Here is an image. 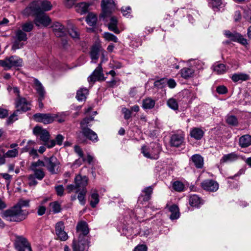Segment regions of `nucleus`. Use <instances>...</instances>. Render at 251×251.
<instances>
[{
    "instance_id": "1",
    "label": "nucleus",
    "mask_w": 251,
    "mask_h": 251,
    "mask_svg": "<svg viewBox=\"0 0 251 251\" xmlns=\"http://www.w3.org/2000/svg\"><path fill=\"white\" fill-rule=\"evenodd\" d=\"M30 200L21 199L16 205L4 211L1 216L10 222H21L25 220L28 214V211L23 208L29 206Z\"/></svg>"
},
{
    "instance_id": "2",
    "label": "nucleus",
    "mask_w": 251,
    "mask_h": 251,
    "mask_svg": "<svg viewBox=\"0 0 251 251\" xmlns=\"http://www.w3.org/2000/svg\"><path fill=\"white\" fill-rule=\"evenodd\" d=\"M76 231L79 234L78 241L74 240L72 244L73 251H88V242L86 240L85 236L89 232L87 224L84 221L78 223Z\"/></svg>"
},
{
    "instance_id": "3",
    "label": "nucleus",
    "mask_w": 251,
    "mask_h": 251,
    "mask_svg": "<svg viewBox=\"0 0 251 251\" xmlns=\"http://www.w3.org/2000/svg\"><path fill=\"white\" fill-rule=\"evenodd\" d=\"M93 119L92 118H86L81 121L80 125L82 131L78 137L79 141L80 142L83 143L85 142V140H82L81 139V135H84L85 137L92 141L93 142H96L98 141L97 134L92 130L86 127L89 123L93 120Z\"/></svg>"
},
{
    "instance_id": "4",
    "label": "nucleus",
    "mask_w": 251,
    "mask_h": 251,
    "mask_svg": "<svg viewBox=\"0 0 251 251\" xmlns=\"http://www.w3.org/2000/svg\"><path fill=\"white\" fill-rule=\"evenodd\" d=\"M142 153L144 156L152 159H157L161 151L160 145L156 143H151L149 147L143 146Z\"/></svg>"
},
{
    "instance_id": "5",
    "label": "nucleus",
    "mask_w": 251,
    "mask_h": 251,
    "mask_svg": "<svg viewBox=\"0 0 251 251\" xmlns=\"http://www.w3.org/2000/svg\"><path fill=\"white\" fill-rule=\"evenodd\" d=\"M101 6L102 13L100 17L104 20L110 16L115 5L113 0H102Z\"/></svg>"
},
{
    "instance_id": "6",
    "label": "nucleus",
    "mask_w": 251,
    "mask_h": 251,
    "mask_svg": "<svg viewBox=\"0 0 251 251\" xmlns=\"http://www.w3.org/2000/svg\"><path fill=\"white\" fill-rule=\"evenodd\" d=\"M45 165L51 174H56L59 172L60 162L54 156L45 158Z\"/></svg>"
},
{
    "instance_id": "7",
    "label": "nucleus",
    "mask_w": 251,
    "mask_h": 251,
    "mask_svg": "<svg viewBox=\"0 0 251 251\" xmlns=\"http://www.w3.org/2000/svg\"><path fill=\"white\" fill-rule=\"evenodd\" d=\"M33 174L29 175L28 177V184L30 186H35L38 183L36 179L41 180L44 177L45 174L43 169H31Z\"/></svg>"
},
{
    "instance_id": "8",
    "label": "nucleus",
    "mask_w": 251,
    "mask_h": 251,
    "mask_svg": "<svg viewBox=\"0 0 251 251\" xmlns=\"http://www.w3.org/2000/svg\"><path fill=\"white\" fill-rule=\"evenodd\" d=\"M105 78L104 77L102 73V68L100 64L94 71L93 73L88 77V81L89 84L92 85L97 81L104 80Z\"/></svg>"
},
{
    "instance_id": "9",
    "label": "nucleus",
    "mask_w": 251,
    "mask_h": 251,
    "mask_svg": "<svg viewBox=\"0 0 251 251\" xmlns=\"http://www.w3.org/2000/svg\"><path fill=\"white\" fill-rule=\"evenodd\" d=\"M57 115L51 114L36 113L33 115L34 119L38 122L48 124L53 122Z\"/></svg>"
},
{
    "instance_id": "10",
    "label": "nucleus",
    "mask_w": 251,
    "mask_h": 251,
    "mask_svg": "<svg viewBox=\"0 0 251 251\" xmlns=\"http://www.w3.org/2000/svg\"><path fill=\"white\" fill-rule=\"evenodd\" d=\"M225 35L226 37L230 39L234 42H237L243 45L248 44L247 39L244 38L241 34L237 32H231L229 30H226L225 31Z\"/></svg>"
},
{
    "instance_id": "11",
    "label": "nucleus",
    "mask_w": 251,
    "mask_h": 251,
    "mask_svg": "<svg viewBox=\"0 0 251 251\" xmlns=\"http://www.w3.org/2000/svg\"><path fill=\"white\" fill-rule=\"evenodd\" d=\"M88 178L86 176H82L78 175L75 176V182L76 188V192L86 189V186L88 184Z\"/></svg>"
},
{
    "instance_id": "12",
    "label": "nucleus",
    "mask_w": 251,
    "mask_h": 251,
    "mask_svg": "<svg viewBox=\"0 0 251 251\" xmlns=\"http://www.w3.org/2000/svg\"><path fill=\"white\" fill-rule=\"evenodd\" d=\"M33 5H36L37 9H39V13H41V14L50 11L52 7L50 2L46 0L34 1Z\"/></svg>"
},
{
    "instance_id": "13",
    "label": "nucleus",
    "mask_w": 251,
    "mask_h": 251,
    "mask_svg": "<svg viewBox=\"0 0 251 251\" xmlns=\"http://www.w3.org/2000/svg\"><path fill=\"white\" fill-rule=\"evenodd\" d=\"M201 187L207 191L216 192L219 189V184L212 179H207L201 183Z\"/></svg>"
},
{
    "instance_id": "14",
    "label": "nucleus",
    "mask_w": 251,
    "mask_h": 251,
    "mask_svg": "<svg viewBox=\"0 0 251 251\" xmlns=\"http://www.w3.org/2000/svg\"><path fill=\"white\" fill-rule=\"evenodd\" d=\"M51 22L50 18L45 13H38L36 15L35 23L36 25L39 26L42 25L44 26H47Z\"/></svg>"
},
{
    "instance_id": "15",
    "label": "nucleus",
    "mask_w": 251,
    "mask_h": 251,
    "mask_svg": "<svg viewBox=\"0 0 251 251\" xmlns=\"http://www.w3.org/2000/svg\"><path fill=\"white\" fill-rule=\"evenodd\" d=\"M17 112H25L30 109V103L25 98H18L15 101Z\"/></svg>"
},
{
    "instance_id": "16",
    "label": "nucleus",
    "mask_w": 251,
    "mask_h": 251,
    "mask_svg": "<svg viewBox=\"0 0 251 251\" xmlns=\"http://www.w3.org/2000/svg\"><path fill=\"white\" fill-rule=\"evenodd\" d=\"M55 232L58 238L61 241H66L68 236L64 231V226L63 222H59L55 225Z\"/></svg>"
},
{
    "instance_id": "17",
    "label": "nucleus",
    "mask_w": 251,
    "mask_h": 251,
    "mask_svg": "<svg viewBox=\"0 0 251 251\" xmlns=\"http://www.w3.org/2000/svg\"><path fill=\"white\" fill-rule=\"evenodd\" d=\"M33 132L35 135H40L41 140L44 142H47L49 139L50 134L49 132L40 126H35L33 128Z\"/></svg>"
},
{
    "instance_id": "18",
    "label": "nucleus",
    "mask_w": 251,
    "mask_h": 251,
    "mask_svg": "<svg viewBox=\"0 0 251 251\" xmlns=\"http://www.w3.org/2000/svg\"><path fill=\"white\" fill-rule=\"evenodd\" d=\"M184 135L182 133L175 134L172 136L170 143L172 146L179 147L183 142Z\"/></svg>"
},
{
    "instance_id": "19",
    "label": "nucleus",
    "mask_w": 251,
    "mask_h": 251,
    "mask_svg": "<svg viewBox=\"0 0 251 251\" xmlns=\"http://www.w3.org/2000/svg\"><path fill=\"white\" fill-rule=\"evenodd\" d=\"M52 30L56 36L61 37L66 32L64 26L58 22H55L52 25Z\"/></svg>"
},
{
    "instance_id": "20",
    "label": "nucleus",
    "mask_w": 251,
    "mask_h": 251,
    "mask_svg": "<svg viewBox=\"0 0 251 251\" xmlns=\"http://www.w3.org/2000/svg\"><path fill=\"white\" fill-rule=\"evenodd\" d=\"M35 88L41 99H44L46 91L41 83L36 78L34 79Z\"/></svg>"
},
{
    "instance_id": "21",
    "label": "nucleus",
    "mask_w": 251,
    "mask_h": 251,
    "mask_svg": "<svg viewBox=\"0 0 251 251\" xmlns=\"http://www.w3.org/2000/svg\"><path fill=\"white\" fill-rule=\"evenodd\" d=\"M189 204L191 206L199 207L203 204V201L197 195H193L190 197Z\"/></svg>"
},
{
    "instance_id": "22",
    "label": "nucleus",
    "mask_w": 251,
    "mask_h": 251,
    "mask_svg": "<svg viewBox=\"0 0 251 251\" xmlns=\"http://www.w3.org/2000/svg\"><path fill=\"white\" fill-rule=\"evenodd\" d=\"M39 9H37L36 5H33L32 2L30 5L26 7L23 11V14L25 16L35 15L39 13Z\"/></svg>"
},
{
    "instance_id": "23",
    "label": "nucleus",
    "mask_w": 251,
    "mask_h": 251,
    "mask_svg": "<svg viewBox=\"0 0 251 251\" xmlns=\"http://www.w3.org/2000/svg\"><path fill=\"white\" fill-rule=\"evenodd\" d=\"M239 158V156L235 152H231L229 154L224 155L221 159V163L232 162L236 160Z\"/></svg>"
},
{
    "instance_id": "24",
    "label": "nucleus",
    "mask_w": 251,
    "mask_h": 251,
    "mask_svg": "<svg viewBox=\"0 0 251 251\" xmlns=\"http://www.w3.org/2000/svg\"><path fill=\"white\" fill-rule=\"evenodd\" d=\"M250 76L245 73H235L231 76V79L234 82L243 81L249 80Z\"/></svg>"
},
{
    "instance_id": "25",
    "label": "nucleus",
    "mask_w": 251,
    "mask_h": 251,
    "mask_svg": "<svg viewBox=\"0 0 251 251\" xmlns=\"http://www.w3.org/2000/svg\"><path fill=\"white\" fill-rule=\"evenodd\" d=\"M68 31L70 35L74 39H78L79 37V34L77 28L72 24H68Z\"/></svg>"
},
{
    "instance_id": "26",
    "label": "nucleus",
    "mask_w": 251,
    "mask_h": 251,
    "mask_svg": "<svg viewBox=\"0 0 251 251\" xmlns=\"http://www.w3.org/2000/svg\"><path fill=\"white\" fill-rule=\"evenodd\" d=\"M251 145V136L244 135L239 139V145L242 148L248 147Z\"/></svg>"
},
{
    "instance_id": "27",
    "label": "nucleus",
    "mask_w": 251,
    "mask_h": 251,
    "mask_svg": "<svg viewBox=\"0 0 251 251\" xmlns=\"http://www.w3.org/2000/svg\"><path fill=\"white\" fill-rule=\"evenodd\" d=\"M117 20L115 17H111L110 19V22L108 24V28L110 30L116 34L120 33V30L117 28Z\"/></svg>"
},
{
    "instance_id": "28",
    "label": "nucleus",
    "mask_w": 251,
    "mask_h": 251,
    "mask_svg": "<svg viewBox=\"0 0 251 251\" xmlns=\"http://www.w3.org/2000/svg\"><path fill=\"white\" fill-rule=\"evenodd\" d=\"M203 130L198 127L193 128L190 131V135L196 140H200L203 136Z\"/></svg>"
},
{
    "instance_id": "29",
    "label": "nucleus",
    "mask_w": 251,
    "mask_h": 251,
    "mask_svg": "<svg viewBox=\"0 0 251 251\" xmlns=\"http://www.w3.org/2000/svg\"><path fill=\"white\" fill-rule=\"evenodd\" d=\"M191 159L196 168H201L203 167V159L200 155L195 154L192 156Z\"/></svg>"
},
{
    "instance_id": "30",
    "label": "nucleus",
    "mask_w": 251,
    "mask_h": 251,
    "mask_svg": "<svg viewBox=\"0 0 251 251\" xmlns=\"http://www.w3.org/2000/svg\"><path fill=\"white\" fill-rule=\"evenodd\" d=\"M195 70L192 68H184L181 70V75L185 79L193 77Z\"/></svg>"
},
{
    "instance_id": "31",
    "label": "nucleus",
    "mask_w": 251,
    "mask_h": 251,
    "mask_svg": "<svg viewBox=\"0 0 251 251\" xmlns=\"http://www.w3.org/2000/svg\"><path fill=\"white\" fill-rule=\"evenodd\" d=\"M88 89L86 88H81L78 90L76 93V98L78 101H83L86 99L88 94Z\"/></svg>"
},
{
    "instance_id": "32",
    "label": "nucleus",
    "mask_w": 251,
    "mask_h": 251,
    "mask_svg": "<svg viewBox=\"0 0 251 251\" xmlns=\"http://www.w3.org/2000/svg\"><path fill=\"white\" fill-rule=\"evenodd\" d=\"M225 64H215L212 68L214 72L217 74H222L225 73L228 69Z\"/></svg>"
},
{
    "instance_id": "33",
    "label": "nucleus",
    "mask_w": 251,
    "mask_h": 251,
    "mask_svg": "<svg viewBox=\"0 0 251 251\" xmlns=\"http://www.w3.org/2000/svg\"><path fill=\"white\" fill-rule=\"evenodd\" d=\"M100 47L98 45L92 47L90 51V56L93 60H97L99 58V55L101 52Z\"/></svg>"
},
{
    "instance_id": "34",
    "label": "nucleus",
    "mask_w": 251,
    "mask_h": 251,
    "mask_svg": "<svg viewBox=\"0 0 251 251\" xmlns=\"http://www.w3.org/2000/svg\"><path fill=\"white\" fill-rule=\"evenodd\" d=\"M169 211L171 212L170 218L171 220L177 219L179 217L178 207L176 205H173L169 207Z\"/></svg>"
},
{
    "instance_id": "35",
    "label": "nucleus",
    "mask_w": 251,
    "mask_h": 251,
    "mask_svg": "<svg viewBox=\"0 0 251 251\" xmlns=\"http://www.w3.org/2000/svg\"><path fill=\"white\" fill-rule=\"evenodd\" d=\"M99 202V196L97 192L94 190L92 192L90 197V205L92 207H95Z\"/></svg>"
},
{
    "instance_id": "36",
    "label": "nucleus",
    "mask_w": 251,
    "mask_h": 251,
    "mask_svg": "<svg viewBox=\"0 0 251 251\" xmlns=\"http://www.w3.org/2000/svg\"><path fill=\"white\" fill-rule=\"evenodd\" d=\"M89 5L84 2L78 3L75 6V10L77 12L83 14L86 13L88 10Z\"/></svg>"
},
{
    "instance_id": "37",
    "label": "nucleus",
    "mask_w": 251,
    "mask_h": 251,
    "mask_svg": "<svg viewBox=\"0 0 251 251\" xmlns=\"http://www.w3.org/2000/svg\"><path fill=\"white\" fill-rule=\"evenodd\" d=\"M155 102L151 98H147L143 100L142 107L145 109H150L154 107Z\"/></svg>"
},
{
    "instance_id": "38",
    "label": "nucleus",
    "mask_w": 251,
    "mask_h": 251,
    "mask_svg": "<svg viewBox=\"0 0 251 251\" xmlns=\"http://www.w3.org/2000/svg\"><path fill=\"white\" fill-rule=\"evenodd\" d=\"M86 21L87 23L90 26L95 25L97 21L96 15L93 13H89L86 18Z\"/></svg>"
},
{
    "instance_id": "39",
    "label": "nucleus",
    "mask_w": 251,
    "mask_h": 251,
    "mask_svg": "<svg viewBox=\"0 0 251 251\" xmlns=\"http://www.w3.org/2000/svg\"><path fill=\"white\" fill-rule=\"evenodd\" d=\"M167 104L169 107L174 110H177L178 109V104L177 100L173 98L168 99L167 101Z\"/></svg>"
},
{
    "instance_id": "40",
    "label": "nucleus",
    "mask_w": 251,
    "mask_h": 251,
    "mask_svg": "<svg viewBox=\"0 0 251 251\" xmlns=\"http://www.w3.org/2000/svg\"><path fill=\"white\" fill-rule=\"evenodd\" d=\"M15 38L19 41H25L27 40V35L22 30L19 29L15 33Z\"/></svg>"
},
{
    "instance_id": "41",
    "label": "nucleus",
    "mask_w": 251,
    "mask_h": 251,
    "mask_svg": "<svg viewBox=\"0 0 251 251\" xmlns=\"http://www.w3.org/2000/svg\"><path fill=\"white\" fill-rule=\"evenodd\" d=\"M103 37L107 41H112L115 43H117L118 41L117 37L109 32H104L103 34Z\"/></svg>"
},
{
    "instance_id": "42",
    "label": "nucleus",
    "mask_w": 251,
    "mask_h": 251,
    "mask_svg": "<svg viewBox=\"0 0 251 251\" xmlns=\"http://www.w3.org/2000/svg\"><path fill=\"white\" fill-rule=\"evenodd\" d=\"M22 59L17 56H12L6 60H0V63H21Z\"/></svg>"
},
{
    "instance_id": "43",
    "label": "nucleus",
    "mask_w": 251,
    "mask_h": 251,
    "mask_svg": "<svg viewBox=\"0 0 251 251\" xmlns=\"http://www.w3.org/2000/svg\"><path fill=\"white\" fill-rule=\"evenodd\" d=\"M87 191V190L83 189V190L79 191L77 196V199L81 205H84L86 203L85 196Z\"/></svg>"
},
{
    "instance_id": "44",
    "label": "nucleus",
    "mask_w": 251,
    "mask_h": 251,
    "mask_svg": "<svg viewBox=\"0 0 251 251\" xmlns=\"http://www.w3.org/2000/svg\"><path fill=\"white\" fill-rule=\"evenodd\" d=\"M210 5L214 9H219L222 4V0H211L209 2Z\"/></svg>"
},
{
    "instance_id": "45",
    "label": "nucleus",
    "mask_w": 251,
    "mask_h": 251,
    "mask_svg": "<svg viewBox=\"0 0 251 251\" xmlns=\"http://www.w3.org/2000/svg\"><path fill=\"white\" fill-rule=\"evenodd\" d=\"M173 188L176 191L181 192L184 190V184L180 181H176L173 184Z\"/></svg>"
},
{
    "instance_id": "46",
    "label": "nucleus",
    "mask_w": 251,
    "mask_h": 251,
    "mask_svg": "<svg viewBox=\"0 0 251 251\" xmlns=\"http://www.w3.org/2000/svg\"><path fill=\"white\" fill-rule=\"evenodd\" d=\"M50 206L54 213H58L61 210L60 205L57 201H54L50 203Z\"/></svg>"
},
{
    "instance_id": "47",
    "label": "nucleus",
    "mask_w": 251,
    "mask_h": 251,
    "mask_svg": "<svg viewBox=\"0 0 251 251\" xmlns=\"http://www.w3.org/2000/svg\"><path fill=\"white\" fill-rule=\"evenodd\" d=\"M29 244L25 238L23 237H19L17 238L15 245L23 246V247L26 248Z\"/></svg>"
},
{
    "instance_id": "48",
    "label": "nucleus",
    "mask_w": 251,
    "mask_h": 251,
    "mask_svg": "<svg viewBox=\"0 0 251 251\" xmlns=\"http://www.w3.org/2000/svg\"><path fill=\"white\" fill-rule=\"evenodd\" d=\"M226 122L230 125L236 126L238 124V120L237 118L233 115L228 116L226 118Z\"/></svg>"
},
{
    "instance_id": "49",
    "label": "nucleus",
    "mask_w": 251,
    "mask_h": 251,
    "mask_svg": "<svg viewBox=\"0 0 251 251\" xmlns=\"http://www.w3.org/2000/svg\"><path fill=\"white\" fill-rule=\"evenodd\" d=\"M33 28V24L31 22H26L22 26V30L25 32H30Z\"/></svg>"
},
{
    "instance_id": "50",
    "label": "nucleus",
    "mask_w": 251,
    "mask_h": 251,
    "mask_svg": "<svg viewBox=\"0 0 251 251\" xmlns=\"http://www.w3.org/2000/svg\"><path fill=\"white\" fill-rule=\"evenodd\" d=\"M18 154V150L17 149H14L8 151L5 154L4 156L6 157H15Z\"/></svg>"
},
{
    "instance_id": "51",
    "label": "nucleus",
    "mask_w": 251,
    "mask_h": 251,
    "mask_svg": "<svg viewBox=\"0 0 251 251\" xmlns=\"http://www.w3.org/2000/svg\"><path fill=\"white\" fill-rule=\"evenodd\" d=\"M45 161L44 162L41 160H38L37 162H32L30 166V169H39L37 168L38 167L45 166Z\"/></svg>"
},
{
    "instance_id": "52",
    "label": "nucleus",
    "mask_w": 251,
    "mask_h": 251,
    "mask_svg": "<svg viewBox=\"0 0 251 251\" xmlns=\"http://www.w3.org/2000/svg\"><path fill=\"white\" fill-rule=\"evenodd\" d=\"M17 111H15L12 115H11L7 119L6 123L7 125H10L13 123L14 121L18 119Z\"/></svg>"
},
{
    "instance_id": "53",
    "label": "nucleus",
    "mask_w": 251,
    "mask_h": 251,
    "mask_svg": "<svg viewBox=\"0 0 251 251\" xmlns=\"http://www.w3.org/2000/svg\"><path fill=\"white\" fill-rule=\"evenodd\" d=\"M21 42L22 41H19L17 39L15 38V41L13 43L12 49L14 50H16L21 48L24 45V44Z\"/></svg>"
},
{
    "instance_id": "54",
    "label": "nucleus",
    "mask_w": 251,
    "mask_h": 251,
    "mask_svg": "<svg viewBox=\"0 0 251 251\" xmlns=\"http://www.w3.org/2000/svg\"><path fill=\"white\" fill-rule=\"evenodd\" d=\"M121 11L124 16L128 18L130 16L131 8L129 6H127L125 8L122 7Z\"/></svg>"
},
{
    "instance_id": "55",
    "label": "nucleus",
    "mask_w": 251,
    "mask_h": 251,
    "mask_svg": "<svg viewBox=\"0 0 251 251\" xmlns=\"http://www.w3.org/2000/svg\"><path fill=\"white\" fill-rule=\"evenodd\" d=\"M55 189L58 196H62L63 195L64 189L63 185H58L55 187Z\"/></svg>"
},
{
    "instance_id": "56",
    "label": "nucleus",
    "mask_w": 251,
    "mask_h": 251,
    "mask_svg": "<svg viewBox=\"0 0 251 251\" xmlns=\"http://www.w3.org/2000/svg\"><path fill=\"white\" fill-rule=\"evenodd\" d=\"M122 112L124 114V118L125 119H129L131 117V111L126 108H123L122 109Z\"/></svg>"
},
{
    "instance_id": "57",
    "label": "nucleus",
    "mask_w": 251,
    "mask_h": 251,
    "mask_svg": "<svg viewBox=\"0 0 251 251\" xmlns=\"http://www.w3.org/2000/svg\"><path fill=\"white\" fill-rule=\"evenodd\" d=\"M217 92L219 94H225L227 91V88L224 86H219L216 89Z\"/></svg>"
},
{
    "instance_id": "58",
    "label": "nucleus",
    "mask_w": 251,
    "mask_h": 251,
    "mask_svg": "<svg viewBox=\"0 0 251 251\" xmlns=\"http://www.w3.org/2000/svg\"><path fill=\"white\" fill-rule=\"evenodd\" d=\"M63 140L64 137L61 134H58L56 136L55 140L54 141H55L56 144L60 146L62 145Z\"/></svg>"
},
{
    "instance_id": "59",
    "label": "nucleus",
    "mask_w": 251,
    "mask_h": 251,
    "mask_svg": "<svg viewBox=\"0 0 251 251\" xmlns=\"http://www.w3.org/2000/svg\"><path fill=\"white\" fill-rule=\"evenodd\" d=\"M46 208L44 205H41L38 208L37 213L38 215L42 216L45 213Z\"/></svg>"
},
{
    "instance_id": "60",
    "label": "nucleus",
    "mask_w": 251,
    "mask_h": 251,
    "mask_svg": "<svg viewBox=\"0 0 251 251\" xmlns=\"http://www.w3.org/2000/svg\"><path fill=\"white\" fill-rule=\"evenodd\" d=\"M153 188L151 187H148L145 188L143 192L146 193V196H147L148 198H149L150 196L152 193Z\"/></svg>"
},
{
    "instance_id": "61",
    "label": "nucleus",
    "mask_w": 251,
    "mask_h": 251,
    "mask_svg": "<svg viewBox=\"0 0 251 251\" xmlns=\"http://www.w3.org/2000/svg\"><path fill=\"white\" fill-rule=\"evenodd\" d=\"M147 247L145 245H139L136 246L134 251H147Z\"/></svg>"
},
{
    "instance_id": "62",
    "label": "nucleus",
    "mask_w": 251,
    "mask_h": 251,
    "mask_svg": "<svg viewBox=\"0 0 251 251\" xmlns=\"http://www.w3.org/2000/svg\"><path fill=\"white\" fill-rule=\"evenodd\" d=\"M8 115V111L0 107V118L3 119Z\"/></svg>"
},
{
    "instance_id": "63",
    "label": "nucleus",
    "mask_w": 251,
    "mask_h": 251,
    "mask_svg": "<svg viewBox=\"0 0 251 251\" xmlns=\"http://www.w3.org/2000/svg\"><path fill=\"white\" fill-rule=\"evenodd\" d=\"M75 152L77 153L80 157H82L83 156V151L81 149L79 146H75Z\"/></svg>"
},
{
    "instance_id": "64",
    "label": "nucleus",
    "mask_w": 251,
    "mask_h": 251,
    "mask_svg": "<svg viewBox=\"0 0 251 251\" xmlns=\"http://www.w3.org/2000/svg\"><path fill=\"white\" fill-rule=\"evenodd\" d=\"M167 84L169 88H174L176 86V82L174 79H170L167 81Z\"/></svg>"
}]
</instances>
